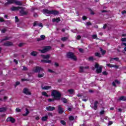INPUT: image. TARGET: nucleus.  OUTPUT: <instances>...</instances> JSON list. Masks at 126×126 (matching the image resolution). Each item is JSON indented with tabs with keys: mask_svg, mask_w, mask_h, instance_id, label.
Returning <instances> with one entry per match:
<instances>
[{
	"mask_svg": "<svg viewBox=\"0 0 126 126\" xmlns=\"http://www.w3.org/2000/svg\"><path fill=\"white\" fill-rule=\"evenodd\" d=\"M41 71H44V68L38 66H37L36 67H35V68L33 70V72H35V73H38V78L44 77L45 75V74L44 73H42V74L40 73Z\"/></svg>",
	"mask_w": 126,
	"mask_h": 126,
	"instance_id": "f03ea898",
	"label": "nucleus"
},
{
	"mask_svg": "<svg viewBox=\"0 0 126 126\" xmlns=\"http://www.w3.org/2000/svg\"><path fill=\"white\" fill-rule=\"evenodd\" d=\"M20 8H21V7L20 6H18V7L12 6L11 8V10H12V11H15L16 10H19Z\"/></svg>",
	"mask_w": 126,
	"mask_h": 126,
	"instance_id": "4468645a",
	"label": "nucleus"
},
{
	"mask_svg": "<svg viewBox=\"0 0 126 126\" xmlns=\"http://www.w3.org/2000/svg\"><path fill=\"white\" fill-rule=\"evenodd\" d=\"M121 41L122 42H126V38H122L121 39Z\"/></svg>",
	"mask_w": 126,
	"mask_h": 126,
	"instance_id": "13d9d810",
	"label": "nucleus"
},
{
	"mask_svg": "<svg viewBox=\"0 0 126 126\" xmlns=\"http://www.w3.org/2000/svg\"><path fill=\"white\" fill-rule=\"evenodd\" d=\"M60 21H61V19L60 18H57L56 19L53 18L52 19V22H53V23H55V22H56V23H59Z\"/></svg>",
	"mask_w": 126,
	"mask_h": 126,
	"instance_id": "f3484780",
	"label": "nucleus"
},
{
	"mask_svg": "<svg viewBox=\"0 0 126 126\" xmlns=\"http://www.w3.org/2000/svg\"><path fill=\"white\" fill-rule=\"evenodd\" d=\"M99 49H100V51L101 53V55H105L107 51L106 50H103V48H102V47L99 48Z\"/></svg>",
	"mask_w": 126,
	"mask_h": 126,
	"instance_id": "4be33fe9",
	"label": "nucleus"
},
{
	"mask_svg": "<svg viewBox=\"0 0 126 126\" xmlns=\"http://www.w3.org/2000/svg\"><path fill=\"white\" fill-rule=\"evenodd\" d=\"M23 70H24V71L28 70V68H27V67H26L25 66H23Z\"/></svg>",
	"mask_w": 126,
	"mask_h": 126,
	"instance_id": "79ce46f5",
	"label": "nucleus"
},
{
	"mask_svg": "<svg viewBox=\"0 0 126 126\" xmlns=\"http://www.w3.org/2000/svg\"><path fill=\"white\" fill-rule=\"evenodd\" d=\"M3 46H5L6 47H8L9 46H12V42L7 41L3 44Z\"/></svg>",
	"mask_w": 126,
	"mask_h": 126,
	"instance_id": "dca6fc26",
	"label": "nucleus"
},
{
	"mask_svg": "<svg viewBox=\"0 0 126 126\" xmlns=\"http://www.w3.org/2000/svg\"><path fill=\"white\" fill-rule=\"evenodd\" d=\"M45 38H46V36H45V35H41L40 36V39H41V40H44Z\"/></svg>",
	"mask_w": 126,
	"mask_h": 126,
	"instance_id": "58836bf2",
	"label": "nucleus"
},
{
	"mask_svg": "<svg viewBox=\"0 0 126 126\" xmlns=\"http://www.w3.org/2000/svg\"><path fill=\"white\" fill-rule=\"evenodd\" d=\"M66 56L67 59H71V60H73V61L77 60V59L76 58L75 55H74V53H73V52H71L70 51L67 52Z\"/></svg>",
	"mask_w": 126,
	"mask_h": 126,
	"instance_id": "20e7f679",
	"label": "nucleus"
},
{
	"mask_svg": "<svg viewBox=\"0 0 126 126\" xmlns=\"http://www.w3.org/2000/svg\"><path fill=\"white\" fill-rule=\"evenodd\" d=\"M48 115L49 117H53V113H52L49 112V113H48Z\"/></svg>",
	"mask_w": 126,
	"mask_h": 126,
	"instance_id": "680f3d73",
	"label": "nucleus"
},
{
	"mask_svg": "<svg viewBox=\"0 0 126 126\" xmlns=\"http://www.w3.org/2000/svg\"><path fill=\"white\" fill-rule=\"evenodd\" d=\"M6 122H10L11 123L13 124V123H15V119H14V118H13L12 117H8L6 119Z\"/></svg>",
	"mask_w": 126,
	"mask_h": 126,
	"instance_id": "9b49d317",
	"label": "nucleus"
},
{
	"mask_svg": "<svg viewBox=\"0 0 126 126\" xmlns=\"http://www.w3.org/2000/svg\"><path fill=\"white\" fill-rule=\"evenodd\" d=\"M113 60H114V61H116V62H118L119 59V58H111L110 61H113Z\"/></svg>",
	"mask_w": 126,
	"mask_h": 126,
	"instance_id": "e433bc0d",
	"label": "nucleus"
},
{
	"mask_svg": "<svg viewBox=\"0 0 126 126\" xmlns=\"http://www.w3.org/2000/svg\"><path fill=\"white\" fill-rule=\"evenodd\" d=\"M20 84V82H16L15 85V87H16L17 85H19Z\"/></svg>",
	"mask_w": 126,
	"mask_h": 126,
	"instance_id": "09e8293b",
	"label": "nucleus"
},
{
	"mask_svg": "<svg viewBox=\"0 0 126 126\" xmlns=\"http://www.w3.org/2000/svg\"><path fill=\"white\" fill-rule=\"evenodd\" d=\"M69 121H74V117L72 116H69Z\"/></svg>",
	"mask_w": 126,
	"mask_h": 126,
	"instance_id": "c9c22d12",
	"label": "nucleus"
},
{
	"mask_svg": "<svg viewBox=\"0 0 126 126\" xmlns=\"http://www.w3.org/2000/svg\"><path fill=\"white\" fill-rule=\"evenodd\" d=\"M23 93L26 95H31V93L30 92L29 90L27 88H25L23 90Z\"/></svg>",
	"mask_w": 126,
	"mask_h": 126,
	"instance_id": "6e6552de",
	"label": "nucleus"
},
{
	"mask_svg": "<svg viewBox=\"0 0 126 126\" xmlns=\"http://www.w3.org/2000/svg\"><path fill=\"white\" fill-rule=\"evenodd\" d=\"M103 75H108V72L104 71L102 72Z\"/></svg>",
	"mask_w": 126,
	"mask_h": 126,
	"instance_id": "a18cd8bd",
	"label": "nucleus"
},
{
	"mask_svg": "<svg viewBox=\"0 0 126 126\" xmlns=\"http://www.w3.org/2000/svg\"><path fill=\"white\" fill-rule=\"evenodd\" d=\"M54 65H55V66H56V67H58V66H59V63H55V64H54Z\"/></svg>",
	"mask_w": 126,
	"mask_h": 126,
	"instance_id": "5fc2aeb1",
	"label": "nucleus"
},
{
	"mask_svg": "<svg viewBox=\"0 0 126 126\" xmlns=\"http://www.w3.org/2000/svg\"><path fill=\"white\" fill-rule=\"evenodd\" d=\"M83 20H86L87 19V17H86V16H83L82 17Z\"/></svg>",
	"mask_w": 126,
	"mask_h": 126,
	"instance_id": "052dcab7",
	"label": "nucleus"
},
{
	"mask_svg": "<svg viewBox=\"0 0 126 126\" xmlns=\"http://www.w3.org/2000/svg\"><path fill=\"white\" fill-rule=\"evenodd\" d=\"M102 28L103 29H105V28H107V24L104 25V26Z\"/></svg>",
	"mask_w": 126,
	"mask_h": 126,
	"instance_id": "774afa93",
	"label": "nucleus"
},
{
	"mask_svg": "<svg viewBox=\"0 0 126 126\" xmlns=\"http://www.w3.org/2000/svg\"><path fill=\"white\" fill-rule=\"evenodd\" d=\"M61 100H62V102H63V103H67V99H66V98L64 97L61 98Z\"/></svg>",
	"mask_w": 126,
	"mask_h": 126,
	"instance_id": "a878e982",
	"label": "nucleus"
},
{
	"mask_svg": "<svg viewBox=\"0 0 126 126\" xmlns=\"http://www.w3.org/2000/svg\"><path fill=\"white\" fill-rule=\"evenodd\" d=\"M15 4L16 5H22V2L21 1L15 0Z\"/></svg>",
	"mask_w": 126,
	"mask_h": 126,
	"instance_id": "412c9836",
	"label": "nucleus"
},
{
	"mask_svg": "<svg viewBox=\"0 0 126 126\" xmlns=\"http://www.w3.org/2000/svg\"><path fill=\"white\" fill-rule=\"evenodd\" d=\"M20 9L21 10L19 11V12L22 16H24V15H27L28 14V11H25V8L21 7Z\"/></svg>",
	"mask_w": 126,
	"mask_h": 126,
	"instance_id": "423d86ee",
	"label": "nucleus"
},
{
	"mask_svg": "<svg viewBox=\"0 0 126 126\" xmlns=\"http://www.w3.org/2000/svg\"><path fill=\"white\" fill-rule=\"evenodd\" d=\"M63 109L62 108V106L61 105L58 106V113L59 114H60V115H62L63 113Z\"/></svg>",
	"mask_w": 126,
	"mask_h": 126,
	"instance_id": "9d476101",
	"label": "nucleus"
},
{
	"mask_svg": "<svg viewBox=\"0 0 126 126\" xmlns=\"http://www.w3.org/2000/svg\"><path fill=\"white\" fill-rule=\"evenodd\" d=\"M119 101H126V97L124 96H121L118 99Z\"/></svg>",
	"mask_w": 126,
	"mask_h": 126,
	"instance_id": "5701e85b",
	"label": "nucleus"
},
{
	"mask_svg": "<svg viewBox=\"0 0 126 126\" xmlns=\"http://www.w3.org/2000/svg\"><path fill=\"white\" fill-rule=\"evenodd\" d=\"M41 57L42 58H43V59H50V57H51V55L50 54L47 55H41Z\"/></svg>",
	"mask_w": 126,
	"mask_h": 126,
	"instance_id": "6ab92c4d",
	"label": "nucleus"
},
{
	"mask_svg": "<svg viewBox=\"0 0 126 126\" xmlns=\"http://www.w3.org/2000/svg\"><path fill=\"white\" fill-rule=\"evenodd\" d=\"M38 55V53L36 51H32L31 53V55L32 56V57H36Z\"/></svg>",
	"mask_w": 126,
	"mask_h": 126,
	"instance_id": "aec40b11",
	"label": "nucleus"
},
{
	"mask_svg": "<svg viewBox=\"0 0 126 126\" xmlns=\"http://www.w3.org/2000/svg\"><path fill=\"white\" fill-rule=\"evenodd\" d=\"M106 65L108 66V67H115V68H119V65H113L112 64H106Z\"/></svg>",
	"mask_w": 126,
	"mask_h": 126,
	"instance_id": "2eb2a0df",
	"label": "nucleus"
},
{
	"mask_svg": "<svg viewBox=\"0 0 126 126\" xmlns=\"http://www.w3.org/2000/svg\"><path fill=\"white\" fill-rule=\"evenodd\" d=\"M84 69V67H83V66L80 67L79 71H80V73H82V72H83Z\"/></svg>",
	"mask_w": 126,
	"mask_h": 126,
	"instance_id": "7c9ffc66",
	"label": "nucleus"
},
{
	"mask_svg": "<svg viewBox=\"0 0 126 126\" xmlns=\"http://www.w3.org/2000/svg\"><path fill=\"white\" fill-rule=\"evenodd\" d=\"M5 111H6V109L4 107L0 108V113H2L3 112H5Z\"/></svg>",
	"mask_w": 126,
	"mask_h": 126,
	"instance_id": "bb28decb",
	"label": "nucleus"
},
{
	"mask_svg": "<svg viewBox=\"0 0 126 126\" xmlns=\"http://www.w3.org/2000/svg\"><path fill=\"white\" fill-rule=\"evenodd\" d=\"M94 67L95 68H96V73H101L102 72V68H103V66L102 65L99 66L98 63H95Z\"/></svg>",
	"mask_w": 126,
	"mask_h": 126,
	"instance_id": "39448f33",
	"label": "nucleus"
},
{
	"mask_svg": "<svg viewBox=\"0 0 126 126\" xmlns=\"http://www.w3.org/2000/svg\"><path fill=\"white\" fill-rule=\"evenodd\" d=\"M92 37L94 38V39H96L97 38V35L96 34H94L92 35Z\"/></svg>",
	"mask_w": 126,
	"mask_h": 126,
	"instance_id": "864d4df0",
	"label": "nucleus"
},
{
	"mask_svg": "<svg viewBox=\"0 0 126 126\" xmlns=\"http://www.w3.org/2000/svg\"><path fill=\"white\" fill-rule=\"evenodd\" d=\"M77 40H80L81 39V36L80 35H77L76 37Z\"/></svg>",
	"mask_w": 126,
	"mask_h": 126,
	"instance_id": "de8ad7c7",
	"label": "nucleus"
},
{
	"mask_svg": "<svg viewBox=\"0 0 126 126\" xmlns=\"http://www.w3.org/2000/svg\"><path fill=\"white\" fill-rule=\"evenodd\" d=\"M122 14H126V10H123L122 11Z\"/></svg>",
	"mask_w": 126,
	"mask_h": 126,
	"instance_id": "69168bd1",
	"label": "nucleus"
},
{
	"mask_svg": "<svg viewBox=\"0 0 126 126\" xmlns=\"http://www.w3.org/2000/svg\"><path fill=\"white\" fill-rule=\"evenodd\" d=\"M66 40H68V37H62L61 38V40L63 41V42H64V41H66Z\"/></svg>",
	"mask_w": 126,
	"mask_h": 126,
	"instance_id": "c756f323",
	"label": "nucleus"
},
{
	"mask_svg": "<svg viewBox=\"0 0 126 126\" xmlns=\"http://www.w3.org/2000/svg\"><path fill=\"white\" fill-rule=\"evenodd\" d=\"M4 20L1 17H0V22H4Z\"/></svg>",
	"mask_w": 126,
	"mask_h": 126,
	"instance_id": "6e6d98bb",
	"label": "nucleus"
},
{
	"mask_svg": "<svg viewBox=\"0 0 126 126\" xmlns=\"http://www.w3.org/2000/svg\"><path fill=\"white\" fill-rule=\"evenodd\" d=\"M42 95H43V96H45V97H49V95H48V94H47V93L45 92L42 93Z\"/></svg>",
	"mask_w": 126,
	"mask_h": 126,
	"instance_id": "72a5a7b5",
	"label": "nucleus"
},
{
	"mask_svg": "<svg viewBox=\"0 0 126 126\" xmlns=\"http://www.w3.org/2000/svg\"><path fill=\"white\" fill-rule=\"evenodd\" d=\"M15 19L16 22H18L19 21V20L18 19V17H17V16H16L15 17Z\"/></svg>",
	"mask_w": 126,
	"mask_h": 126,
	"instance_id": "8fccbe9b",
	"label": "nucleus"
},
{
	"mask_svg": "<svg viewBox=\"0 0 126 126\" xmlns=\"http://www.w3.org/2000/svg\"><path fill=\"white\" fill-rule=\"evenodd\" d=\"M89 10L91 12V14H92V15H94V14H95V13H94L93 10H92L91 9H89Z\"/></svg>",
	"mask_w": 126,
	"mask_h": 126,
	"instance_id": "4c0bfd02",
	"label": "nucleus"
},
{
	"mask_svg": "<svg viewBox=\"0 0 126 126\" xmlns=\"http://www.w3.org/2000/svg\"><path fill=\"white\" fill-rule=\"evenodd\" d=\"M79 52H80V53H83V50L82 49V48L79 49Z\"/></svg>",
	"mask_w": 126,
	"mask_h": 126,
	"instance_id": "338daca9",
	"label": "nucleus"
},
{
	"mask_svg": "<svg viewBox=\"0 0 126 126\" xmlns=\"http://www.w3.org/2000/svg\"><path fill=\"white\" fill-rule=\"evenodd\" d=\"M51 49H52V47L50 46H44L43 50H40L39 51L42 54H44V53H47V52H49V51H50Z\"/></svg>",
	"mask_w": 126,
	"mask_h": 126,
	"instance_id": "0eeeda50",
	"label": "nucleus"
},
{
	"mask_svg": "<svg viewBox=\"0 0 126 126\" xmlns=\"http://www.w3.org/2000/svg\"><path fill=\"white\" fill-rule=\"evenodd\" d=\"M121 46H125L126 48V42H123L121 43Z\"/></svg>",
	"mask_w": 126,
	"mask_h": 126,
	"instance_id": "bf43d9fd",
	"label": "nucleus"
},
{
	"mask_svg": "<svg viewBox=\"0 0 126 126\" xmlns=\"http://www.w3.org/2000/svg\"><path fill=\"white\" fill-rule=\"evenodd\" d=\"M7 2L5 3V5H8V4H12L15 3V0H7Z\"/></svg>",
	"mask_w": 126,
	"mask_h": 126,
	"instance_id": "f8f14e48",
	"label": "nucleus"
},
{
	"mask_svg": "<svg viewBox=\"0 0 126 126\" xmlns=\"http://www.w3.org/2000/svg\"><path fill=\"white\" fill-rule=\"evenodd\" d=\"M48 71H49V72H51V73H55V71H53L52 69H48Z\"/></svg>",
	"mask_w": 126,
	"mask_h": 126,
	"instance_id": "4d7b16f0",
	"label": "nucleus"
},
{
	"mask_svg": "<svg viewBox=\"0 0 126 126\" xmlns=\"http://www.w3.org/2000/svg\"><path fill=\"white\" fill-rule=\"evenodd\" d=\"M111 125H113V122L109 121L108 123V126H111Z\"/></svg>",
	"mask_w": 126,
	"mask_h": 126,
	"instance_id": "0e129e2a",
	"label": "nucleus"
},
{
	"mask_svg": "<svg viewBox=\"0 0 126 126\" xmlns=\"http://www.w3.org/2000/svg\"><path fill=\"white\" fill-rule=\"evenodd\" d=\"M1 32L3 33H5V32H6V30L4 29L1 31Z\"/></svg>",
	"mask_w": 126,
	"mask_h": 126,
	"instance_id": "603ef678",
	"label": "nucleus"
},
{
	"mask_svg": "<svg viewBox=\"0 0 126 126\" xmlns=\"http://www.w3.org/2000/svg\"><path fill=\"white\" fill-rule=\"evenodd\" d=\"M48 117L47 116H46L43 117L41 118V120H42V121H43V122H46V121H47V120H48Z\"/></svg>",
	"mask_w": 126,
	"mask_h": 126,
	"instance_id": "393cba45",
	"label": "nucleus"
},
{
	"mask_svg": "<svg viewBox=\"0 0 126 126\" xmlns=\"http://www.w3.org/2000/svg\"><path fill=\"white\" fill-rule=\"evenodd\" d=\"M47 111H55L56 108L54 106H50L46 107Z\"/></svg>",
	"mask_w": 126,
	"mask_h": 126,
	"instance_id": "ddd939ff",
	"label": "nucleus"
},
{
	"mask_svg": "<svg viewBox=\"0 0 126 126\" xmlns=\"http://www.w3.org/2000/svg\"><path fill=\"white\" fill-rule=\"evenodd\" d=\"M51 96L54 97V98H49L48 102H54L55 100L56 101H60V100H61V98H62V94H61L60 92L54 90L51 92Z\"/></svg>",
	"mask_w": 126,
	"mask_h": 126,
	"instance_id": "f257e3e1",
	"label": "nucleus"
},
{
	"mask_svg": "<svg viewBox=\"0 0 126 126\" xmlns=\"http://www.w3.org/2000/svg\"><path fill=\"white\" fill-rule=\"evenodd\" d=\"M41 62L42 63H48V60H41Z\"/></svg>",
	"mask_w": 126,
	"mask_h": 126,
	"instance_id": "ea45409f",
	"label": "nucleus"
},
{
	"mask_svg": "<svg viewBox=\"0 0 126 126\" xmlns=\"http://www.w3.org/2000/svg\"><path fill=\"white\" fill-rule=\"evenodd\" d=\"M43 13L48 16L50 14H53V15H59L60 14V12L59 11L52 10H49L48 9H45L43 10Z\"/></svg>",
	"mask_w": 126,
	"mask_h": 126,
	"instance_id": "7ed1b4c3",
	"label": "nucleus"
},
{
	"mask_svg": "<svg viewBox=\"0 0 126 126\" xmlns=\"http://www.w3.org/2000/svg\"><path fill=\"white\" fill-rule=\"evenodd\" d=\"M41 88L43 90H48V89H50V88H52V87L51 86H41Z\"/></svg>",
	"mask_w": 126,
	"mask_h": 126,
	"instance_id": "a211bd4d",
	"label": "nucleus"
},
{
	"mask_svg": "<svg viewBox=\"0 0 126 126\" xmlns=\"http://www.w3.org/2000/svg\"><path fill=\"white\" fill-rule=\"evenodd\" d=\"M95 57H98V58H101V54L98 53V52H96L95 53Z\"/></svg>",
	"mask_w": 126,
	"mask_h": 126,
	"instance_id": "f704fd0d",
	"label": "nucleus"
},
{
	"mask_svg": "<svg viewBox=\"0 0 126 126\" xmlns=\"http://www.w3.org/2000/svg\"><path fill=\"white\" fill-rule=\"evenodd\" d=\"M68 92H69V94H73V93L74 92V90L73 89H70V90H68Z\"/></svg>",
	"mask_w": 126,
	"mask_h": 126,
	"instance_id": "c85d7f7f",
	"label": "nucleus"
},
{
	"mask_svg": "<svg viewBox=\"0 0 126 126\" xmlns=\"http://www.w3.org/2000/svg\"><path fill=\"white\" fill-rule=\"evenodd\" d=\"M86 25H87V26H90V25H92V24L90 23V22H88L86 23Z\"/></svg>",
	"mask_w": 126,
	"mask_h": 126,
	"instance_id": "49530a36",
	"label": "nucleus"
},
{
	"mask_svg": "<svg viewBox=\"0 0 126 126\" xmlns=\"http://www.w3.org/2000/svg\"><path fill=\"white\" fill-rule=\"evenodd\" d=\"M37 25H38V22L35 21V22L33 23V27H34L35 26H37Z\"/></svg>",
	"mask_w": 126,
	"mask_h": 126,
	"instance_id": "a19ab883",
	"label": "nucleus"
},
{
	"mask_svg": "<svg viewBox=\"0 0 126 126\" xmlns=\"http://www.w3.org/2000/svg\"><path fill=\"white\" fill-rule=\"evenodd\" d=\"M112 85L114 87H117V84H116V82H112Z\"/></svg>",
	"mask_w": 126,
	"mask_h": 126,
	"instance_id": "3c124183",
	"label": "nucleus"
},
{
	"mask_svg": "<svg viewBox=\"0 0 126 126\" xmlns=\"http://www.w3.org/2000/svg\"><path fill=\"white\" fill-rule=\"evenodd\" d=\"M61 124H62V125H63V126H66V123L65 122H64V121L63 120H61L60 121Z\"/></svg>",
	"mask_w": 126,
	"mask_h": 126,
	"instance_id": "2f4dec72",
	"label": "nucleus"
},
{
	"mask_svg": "<svg viewBox=\"0 0 126 126\" xmlns=\"http://www.w3.org/2000/svg\"><path fill=\"white\" fill-rule=\"evenodd\" d=\"M16 112H17V113H19L20 112H21V110L19 109V108H17L16 109Z\"/></svg>",
	"mask_w": 126,
	"mask_h": 126,
	"instance_id": "37998d69",
	"label": "nucleus"
},
{
	"mask_svg": "<svg viewBox=\"0 0 126 126\" xmlns=\"http://www.w3.org/2000/svg\"><path fill=\"white\" fill-rule=\"evenodd\" d=\"M7 40H9V38H8V37H7V36H6V37H5V38H4V39L1 40L0 42H1V43H2V42H3V41H6Z\"/></svg>",
	"mask_w": 126,
	"mask_h": 126,
	"instance_id": "473e14b6",
	"label": "nucleus"
},
{
	"mask_svg": "<svg viewBox=\"0 0 126 126\" xmlns=\"http://www.w3.org/2000/svg\"><path fill=\"white\" fill-rule=\"evenodd\" d=\"M88 60L89 62H93L94 61V58L93 57H90L88 59Z\"/></svg>",
	"mask_w": 126,
	"mask_h": 126,
	"instance_id": "cd10ccee",
	"label": "nucleus"
},
{
	"mask_svg": "<svg viewBox=\"0 0 126 126\" xmlns=\"http://www.w3.org/2000/svg\"><path fill=\"white\" fill-rule=\"evenodd\" d=\"M115 83H117V84H121V82H120V81L118 80H115Z\"/></svg>",
	"mask_w": 126,
	"mask_h": 126,
	"instance_id": "c03bdc74",
	"label": "nucleus"
},
{
	"mask_svg": "<svg viewBox=\"0 0 126 126\" xmlns=\"http://www.w3.org/2000/svg\"><path fill=\"white\" fill-rule=\"evenodd\" d=\"M26 113L23 114V116L24 117L26 116H28L29 113H30V112H29V110L28 109H27V108H26Z\"/></svg>",
	"mask_w": 126,
	"mask_h": 126,
	"instance_id": "b1692460",
	"label": "nucleus"
},
{
	"mask_svg": "<svg viewBox=\"0 0 126 126\" xmlns=\"http://www.w3.org/2000/svg\"><path fill=\"white\" fill-rule=\"evenodd\" d=\"M14 63H15L16 64H18V62L16 59L14 60Z\"/></svg>",
	"mask_w": 126,
	"mask_h": 126,
	"instance_id": "e2e57ef3",
	"label": "nucleus"
},
{
	"mask_svg": "<svg viewBox=\"0 0 126 126\" xmlns=\"http://www.w3.org/2000/svg\"><path fill=\"white\" fill-rule=\"evenodd\" d=\"M91 108L94 109V110H97L98 109V101H95L94 103V106H92Z\"/></svg>",
	"mask_w": 126,
	"mask_h": 126,
	"instance_id": "1a4fd4ad",
	"label": "nucleus"
}]
</instances>
